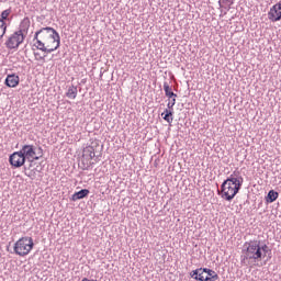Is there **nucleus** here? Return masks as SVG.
<instances>
[{
	"label": "nucleus",
	"mask_w": 281,
	"mask_h": 281,
	"mask_svg": "<svg viewBox=\"0 0 281 281\" xmlns=\"http://www.w3.org/2000/svg\"><path fill=\"white\" fill-rule=\"evenodd\" d=\"M34 41L36 42L33 47L45 54H52V52H56L60 47V35L54 27L47 26L41 29L35 33Z\"/></svg>",
	"instance_id": "1"
},
{
	"label": "nucleus",
	"mask_w": 281,
	"mask_h": 281,
	"mask_svg": "<svg viewBox=\"0 0 281 281\" xmlns=\"http://www.w3.org/2000/svg\"><path fill=\"white\" fill-rule=\"evenodd\" d=\"M244 181L240 171H234L221 186L222 199L225 201H234L236 194L240 192Z\"/></svg>",
	"instance_id": "2"
},
{
	"label": "nucleus",
	"mask_w": 281,
	"mask_h": 281,
	"mask_svg": "<svg viewBox=\"0 0 281 281\" xmlns=\"http://www.w3.org/2000/svg\"><path fill=\"white\" fill-rule=\"evenodd\" d=\"M244 247L243 262H245V260H254L255 262L262 260L263 254L260 251V240L246 241Z\"/></svg>",
	"instance_id": "3"
},
{
	"label": "nucleus",
	"mask_w": 281,
	"mask_h": 281,
	"mask_svg": "<svg viewBox=\"0 0 281 281\" xmlns=\"http://www.w3.org/2000/svg\"><path fill=\"white\" fill-rule=\"evenodd\" d=\"M34 249V239L32 237H22L13 246L16 256H27Z\"/></svg>",
	"instance_id": "4"
},
{
	"label": "nucleus",
	"mask_w": 281,
	"mask_h": 281,
	"mask_svg": "<svg viewBox=\"0 0 281 281\" xmlns=\"http://www.w3.org/2000/svg\"><path fill=\"white\" fill-rule=\"evenodd\" d=\"M36 156V147L34 145H24L20 149L24 159L29 162L38 161L43 157V149L40 147Z\"/></svg>",
	"instance_id": "5"
},
{
	"label": "nucleus",
	"mask_w": 281,
	"mask_h": 281,
	"mask_svg": "<svg viewBox=\"0 0 281 281\" xmlns=\"http://www.w3.org/2000/svg\"><path fill=\"white\" fill-rule=\"evenodd\" d=\"M24 41L25 35L23 34V30H19L7 40L5 47L8 49H19V45H21Z\"/></svg>",
	"instance_id": "6"
},
{
	"label": "nucleus",
	"mask_w": 281,
	"mask_h": 281,
	"mask_svg": "<svg viewBox=\"0 0 281 281\" xmlns=\"http://www.w3.org/2000/svg\"><path fill=\"white\" fill-rule=\"evenodd\" d=\"M25 156H23V154L21 153V150L19 151H14L13 154L10 155L9 157V164L13 167V168H21L22 166H25Z\"/></svg>",
	"instance_id": "7"
},
{
	"label": "nucleus",
	"mask_w": 281,
	"mask_h": 281,
	"mask_svg": "<svg viewBox=\"0 0 281 281\" xmlns=\"http://www.w3.org/2000/svg\"><path fill=\"white\" fill-rule=\"evenodd\" d=\"M268 19L269 21H272V23H276L278 21H281V3L274 4L270 11L268 12Z\"/></svg>",
	"instance_id": "8"
},
{
	"label": "nucleus",
	"mask_w": 281,
	"mask_h": 281,
	"mask_svg": "<svg viewBox=\"0 0 281 281\" xmlns=\"http://www.w3.org/2000/svg\"><path fill=\"white\" fill-rule=\"evenodd\" d=\"M40 167H34V161H31L29 164V166H24V175L26 177H29V179H36V173L41 172V169H38Z\"/></svg>",
	"instance_id": "9"
},
{
	"label": "nucleus",
	"mask_w": 281,
	"mask_h": 281,
	"mask_svg": "<svg viewBox=\"0 0 281 281\" xmlns=\"http://www.w3.org/2000/svg\"><path fill=\"white\" fill-rule=\"evenodd\" d=\"M19 82H21L19 76L11 74L7 76L4 85H7L11 89H14V87H19Z\"/></svg>",
	"instance_id": "10"
},
{
	"label": "nucleus",
	"mask_w": 281,
	"mask_h": 281,
	"mask_svg": "<svg viewBox=\"0 0 281 281\" xmlns=\"http://www.w3.org/2000/svg\"><path fill=\"white\" fill-rule=\"evenodd\" d=\"M193 280L205 281L206 268H199L190 273Z\"/></svg>",
	"instance_id": "11"
},
{
	"label": "nucleus",
	"mask_w": 281,
	"mask_h": 281,
	"mask_svg": "<svg viewBox=\"0 0 281 281\" xmlns=\"http://www.w3.org/2000/svg\"><path fill=\"white\" fill-rule=\"evenodd\" d=\"M89 189H81L71 195V201H80L81 199H87V196H89Z\"/></svg>",
	"instance_id": "12"
},
{
	"label": "nucleus",
	"mask_w": 281,
	"mask_h": 281,
	"mask_svg": "<svg viewBox=\"0 0 281 281\" xmlns=\"http://www.w3.org/2000/svg\"><path fill=\"white\" fill-rule=\"evenodd\" d=\"M77 95H78V87L70 86L68 88V91L66 92V98H69V100H76Z\"/></svg>",
	"instance_id": "13"
},
{
	"label": "nucleus",
	"mask_w": 281,
	"mask_h": 281,
	"mask_svg": "<svg viewBox=\"0 0 281 281\" xmlns=\"http://www.w3.org/2000/svg\"><path fill=\"white\" fill-rule=\"evenodd\" d=\"M83 157H89V159H93L94 157H100L95 156V148L93 146H88L83 149Z\"/></svg>",
	"instance_id": "14"
},
{
	"label": "nucleus",
	"mask_w": 281,
	"mask_h": 281,
	"mask_svg": "<svg viewBox=\"0 0 281 281\" xmlns=\"http://www.w3.org/2000/svg\"><path fill=\"white\" fill-rule=\"evenodd\" d=\"M278 196H280L278 191L270 190L266 196V201L267 203H273L274 201H278Z\"/></svg>",
	"instance_id": "15"
},
{
	"label": "nucleus",
	"mask_w": 281,
	"mask_h": 281,
	"mask_svg": "<svg viewBox=\"0 0 281 281\" xmlns=\"http://www.w3.org/2000/svg\"><path fill=\"white\" fill-rule=\"evenodd\" d=\"M206 276H205V281H216L218 280V274L216 273V271L206 268Z\"/></svg>",
	"instance_id": "16"
},
{
	"label": "nucleus",
	"mask_w": 281,
	"mask_h": 281,
	"mask_svg": "<svg viewBox=\"0 0 281 281\" xmlns=\"http://www.w3.org/2000/svg\"><path fill=\"white\" fill-rule=\"evenodd\" d=\"M164 91L167 98H177V93L172 92V88H170V85H168V82L164 83Z\"/></svg>",
	"instance_id": "17"
},
{
	"label": "nucleus",
	"mask_w": 281,
	"mask_h": 281,
	"mask_svg": "<svg viewBox=\"0 0 281 281\" xmlns=\"http://www.w3.org/2000/svg\"><path fill=\"white\" fill-rule=\"evenodd\" d=\"M161 115H165L162 116V120H165V122H168V124H172V115H173V112L172 110H168L166 109L165 110V113H162Z\"/></svg>",
	"instance_id": "18"
},
{
	"label": "nucleus",
	"mask_w": 281,
	"mask_h": 281,
	"mask_svg": "<svg viewBox=\"0 0 281 281\" xmlns=\"http://www.w3.org/2000/svg\"><path fill=\"white\" fill-rule=\"evenodd\" d=\"M8 31V24L5 21L0 20V40L5 36V32Z\"/></svg>",
	"instance_id": "19"
},
{
	"label": "nucleus",
	"mask_w": 281,
	"mask_h": 281,
	"mask_svg": "<svg viewBox=\"0 0 281 281\" xmlns=\"http://www.w3.org/2000/svg\"><path fill=\"white\" fill-rule=\"evenodd\" d=\"M11 13H12V9H7L2 11L0 21H8V18L10 16Z\"/></svg>",
	"instance_id": "20"
},
{
	"label": "nucleus",
	"mask_w": 281,
	"mask_h": 281,
	"mask_svg": "<svg viewBox=\"0 0 281 281\" xmlns=\"http://www.w3.org/2000/svg\"><path fill=\"white\" fill-rule=\"evenodd\" d=\"M169 100L170 101L167 104V109L171 110L175 106V104H177V97L169 98Z\"/></svg>",
	"instance_id": "21"
},
{
	"label": "nucleus",
	"mask_w": 281,
	"mask_h": 281,
	"mask_svg": "<svg viewBox=\"0 0 281 281\" xmlns=\"http://www.w3.org/2000/svg\"><path fill=\"white\" fill-rule=\"evenodd\" d=\"M260 251L261 254H263V258L265 256H267L269 254V251H271V249H269V246H267V244L260 246Z\"/></svg>",
	"instance_id": "22"
},
{
	"label": "nucleus",
	"mask_w": 281,
	"mask_h": 281,
	"mask_svg": "<svg viewBox=\"0 0 281 281\" xmlns=\"http://www.w3.org/2000/svg\"><path fill=\"white\" fill-rule=\"evenodd\" d=\"M34 56L37 60H45V55L44 56H41V54L38 53H34ZM40 56V57H38Z\"/></svg>",
	"instance_id": "23"
},
{
	"label": "nucleus",
	"mask_w": 281,
	"mask_h": 281,
	"mask_svg": "<svg viewBox=\"0 0 281 281\" xmlns=\"http://www.w3.org/2000/svg\"><path fill=\"white\" fill-rule=\"evenodd\" d=\"M222 1H226L227 3H229V5H234V2H235L236 0H222Z\"/></svg>",
	"instance_id": "24"
}]
</instances>
